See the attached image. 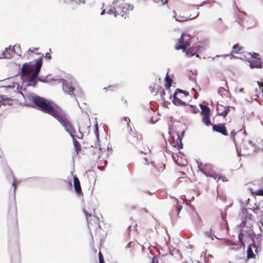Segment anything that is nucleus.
<instances>
[{"label": "nucleus", "mask_w": 263, "mask_h": 263, "mask_svg": "<svg viewBox=\"0 0 263 263\" xmlns=\"http://www.w3.org/2000/svg\"><path fill=\"white\" fill-rule=\"evenodd\" d=\"M165 168V165L160 162H157L155 166H152L150 168V174L154 176H157L159 174L163 172Z\"/></svg>", "instance_id": "nucleus-10"}, {"label": "nucleus", "mask_w": 263, "mask_h": 263, "mask_svg": "<svg viewBox=\"0 0 263 263\" xmlns=\"http://www.w3.org/2000/svg\"><path fill=\"white\" fill-rule=\"evenodd\" d=\"M117 87H118V86L117 85H109L107 87H104L103 88V89L105 91H114L117 89Z\"/></svg>", "instance_id": "nucleus-28"}, {"label": "nucleus", "mask_w": 263, "mask_h": 263, "mask_svg": "<svg viewBox=\"0 0 263 263\" xmlns=\"http://www.w3.org/2000/svg\"><path fill=\"white\" fill-rule=\"evenodd\" d=\"M152 263H158L157 259L156 257H154L152 259Z\"/></svg>", "instance_id": "nucleus-41"}, {"label": "nucleus", "mask_w": 263, "mask_h": 263, "mask_svg": "<svg viewBox=\"0 0 263 263\" xmlns=\"http://www.w3.org/2000/svg\"><path fill=\"white\" fill-rule=\"evenodd\" d=\"M88 223V226L91 230V229L97 230L100 229L99 225V219L96 216H92L91 214H89L86 210L83 211Z\"/></svg>", "instance_id": "nucleus-7"}, {"label": "nucleus", "mask_w": 263, "mask_h": 263, "mask_svg": "<svg viewBox=\"0 0 263 263\" xmlns=\"http://www.w3.org/2000/svg\"><path fill=\"white\" fill-rule=\"evenodd\" d=\"M257 83L258 85V88L256 89V92L262 91V90H263V82L257 81Z\"/></svg>", "instance_id": "nucleus-31"}, {"label": "nucleus", "mask_w": 263, "mask_h": 263, "mask_svg": "<svg viewBox=\"0 0 263 263\" xmlns=\"http://www.w3.org/2000/svg\"><path fill=\"white\" fill-rule=\"evenodd\" d=\"M250 210L253 211L261 217L263 216V202L259 203L257 205L254 206L253 209H250Z\"/></svg>", "instance_id": "nucleus-22"}, {"label": "nucleus", "mask_w": 263, "mask_h": 263, "mask_svg": "<svg viewBox=\"0 0 263 263\" xmlns=\"http://www.w3.org/2000/svg\"><path fill=\"white\" fill-rule=\"evenodd\" d=\"M179 173L182 174L183 176H185V173H184L183 172H180ZM179 178L180 179H181V178L186 179V180H187L188 179V178L186 177V176H185V177H181V176H180V177H179Z\"/></svg>", "instance_id": "nucleus-40"}, {"label": "nucleus", "mask_w": 263, "mask_h": 263, "mask_svg": "<svg viewBox=\"0 0 263 263\" xmlns=\"http://www.w3.org/2000/svg\"><path fill=\"white\" fill-rule=\"evenodd\" d=\"M243 237V233L242 232H240V233L238 235L239 241L240 243H241V246L244 248L245 245L244 242L242 241Z\"/></svg>", "instance_id": "nucleus-30"}, {"label": "nucleus", "mask_w": 263, "mask_h": 263, "mask_svg": "<svg viewBox=\"0 0 263 263\" xmlns=\"http://www.w3.org/2000/svg\"><path fill=\"white\" fill-rule=\"evenodd\" d=\"M211 234H210V237H211V238H212V239H213V237H212V236H211Z\"/></svg>", "instance_id": "nucleus-50"}, {"label": "nucleus", "mask_w": 263, "mask_h": 263, "mask_svg": "<svg viewBox=\"0 0 263 263\" xmlns=\"http://www.w3.org/2000/svg\"><path fill=\"white\" fill-rule=\"evenodd\" d=\"M63 90L65 92L69 93L70 95H74L75 88L73 86L71 83L65 81L63 84Z\"/></svg>", "instance_id": "nucleus-18"}, {"label": "nucleus", "mask_w": 263, "mask_h": 263, "mask_svg": "<svg viewBox=\"0 0 263 263\" xmlns=\"http://www.w3.org/2000/svg\"><path fill=\"white\" fill-rule=\"evenodd\" d=\"M199 50V47L197 46H192L191 47H187L185 51V55L187 57H191L193 55H196L197 57L199 55L197 54Z\"/></svg>", "instance_id": "nucleus-13"}, {"label": "nucleus", "mask_w": 263, "mask_h": 263, "mask_svg": "<svg viewBox=\"0 0 263 263\" xmlns=\"http://www.w3.org/2000/svg\"><path fill=\"white\" fill-rule=\"evenodd\" d=\"M149 89L150 91L152 93H155V86H150L149 87ZM157 93V91H156V95Z\"/></svg>", "instance_id": "nucleus-36"}, {"label": "nucleus", "mask_w": 263, "mask_h": 263, "mask_svg": "<svg viewBox=\"0 0 263 263\" xmlns=\"http://www.w3.org/2000/svg\"><path fill=\"white\" fill-rule=\"evenodd\" d=\"M110 11V10H108V11H107V12L109 13Z\"/></svg>", "instance_id": "nucleus-53"}, {"label": "nucleus", "mask_w": 263, "mask_h": 263, "mask_svg": "<svg viewBox=\"0 0 263 263\" xmlns=\"http://www.w3.org/2000/svg\"><path fill=\"white\" fill-rule=\"evenodd\" d=\"M172 157L173 158L174 161L175 162V163L180 166L182 165H185V164L184 163V162L182 161L181 158H179L178 156H175L174 155H172Z\"/></svg>", "instance_id": "nucleus-25"}, {"label": "nucleus", "mask_w": 263, "mask_h": 263, "mask_svg": "<svg viewBox=\"0 0 263 263\" xmlns=\"http://www.w3.org/2000/svg\"><path fill=\"white\" fill-rule=\"evenodd\" d=\"M240 216L242 218H243L244 220L242 221L241 224L245 226L246 223V221L248 220H251L252 219V215L251 213L249 212V210L246 208H243L242 209L241 213H240Z\"/></svg>", "instance_id": "nucleus-16"}, {"label": "nucleus", "mask_w": 263, "mask_h": 263, "mask_svg": "<svg viewBox=\"0 0 263 263\" xmlns=\"http://www.w3.org/2000/svg\"><path fill=\"white\" fill-rule=\"evenodd\" d=\"M165 80L166 82V84H165V87L166 88L168 89L172 85V83L173 82V80L167 75L166 76V77L165 78Z\"/></svg>", "instance_id": "nucleus-29"}, {"label": "nucleus", "mask_w": 263, "mask_h": 263, "mask_svg": "<svg viewBox=\"0 0 263 263\" xmlns=\"http://www.w3.org/2000/svg\"><path fill=\"white\" fill-rule=\"evenodd\" d=\"M242 47L238 44H235L232 48V53H238L242 50Z\"/></svg>", "instance_id": "nucleus-27"}, {"label": "nucleus", "mask_w": 263, "mask_h": 263, "mask_svg": "<svg viewBox=\"0 0 263 263\" xmlns=\"http://www.w3.org/2000/svg\"><path fill=\"white\" fill-rule=\"evenodd\" d=\"M41 56L35 63V69L28 80V82L30 83V85L33 86H35L36 85V79L38 76L39 73L42 65V59L43 54L42 53H41Z\"/></svg>", "instance_id": "nucleus-6"}, {"label": "nucleus", "mask_w": 263, "mask_h": 263, "mask_svg": "<svg viewBox=\"0 0 263 263\" xmlns=\"http://www.w3.org/2000/svg\"><path fill=\"white\" fill-rule=\"evenodd\" d=\"M14 52V47L11 48L10 46L9 48H6L3 52V57L6 59H11L13 57Z\"/></svg>", "instance_id": "nucleus-21"}, {"label": "nucleus", "mask_w": 263, "mask_h": 263, "mask_svg": "<svg viewBox=\"0 0 263 263\" xmlns=\"http://www.w3.org/2000/svg\"><path fill=\"white\" fill-rule=\"evenodd\" d=\"M0 98L2 102V105H11L13 104V100L9 98H8L5 96L3 95L1 97H0Z\"/></svg>", "instance_id": "nucleus-24"}, {"label": "nucleus", "mask_w": 263, "mask_h": 263, "mask_svg": "<svg viewBox=\"0 0 263 263\" xmlns=\"http://www.w3.org/2000/svg\"><path fill=\"white\" fill-rule=\"evenodd\" d=\"M172 144L173 146L177 148L178 150H180L183 147L181 140L179 138L177 139L176 142L173 141Z\"/></svg>", "instance_id": "nucleus-26"}, {"label": "nucleus", "mask_w": 263, "mask_h": 263, "mask_svg": "<svg viewBox=\"0 0 263 263\" xmlns=\"http://www.w3.org/2000/svg\"><path fill=\"white\" fill-rule=\"evenodd\" d=\"M128 140L131 144L137 146L138 148L142 153L146 154L149 151V148L146 146L143 148L141 147L142 145L143 144L142 135L136 133H132L128 137Z\"/></svg>", "instance_id": "nucleus-2"}, {"label": "nucleus", "mask_w": 263, "mask_h": 263, "mask_svg": "<svg viewBox=\"0 0 263 263\" xmlns=\"http://www.w3.org/2000/svg\"><path fill=\"white\" fill-rule=\"evenodd\" d=\"M216 238L217 239H222V238H219L217 236H215Z\"/></svg>", "instance_id": "nucleus-47"}, {"label": "nucleus", "mask_w": 263, "mask_h": 263, "mask_svg": "<svg viewBox=\"0 0 263 263\" xmlns=\"http://www.w3.org/2000/svg\"><path fill=\"white\" fill-rule=\"evenodd\" d=\"M201 109V114L202 115V122L204 123V124L206 126H209L210 125H213L211 123L210 121V109L209 107L201 105H200Z\"/></svg>", "instance_id": "nucleus-8"}, {"label": "nucleus", "mask_w": 263, "mask_h": 263, "mask_svg": "<svg viewBox=\"0 0 263 263\" xmlns=\"http://www.w3.org/2000/svg\"><path fill=\"white\" fill-rule=\"evenodd\" d=\"M227 56H228V55H216V57H224V58L227 57Z\"/></svg>", "instance_id": "nucleus-44"}, {"label": "nucleus", "mask_w": 263, "mask_h": 263, "mask_svg": "<svg viewBox=\"0 0 263 263\" xmlns=\"http://www.w3.org/2000/svg\"><path fill=\"white\" fill-rule=\"evenodd\" d=\"M258 247H257L254 241L252 244H251L247 250V257L248 258H252L255 257V255L254 254V251L257 253Z\"/></svg>", "instance_id": "nucleus-17"}, {"label": "nucleus", "mask_w": 263, "mask_h": 263, "mask_svg": "<svg viewBox=\"0 0 263 263\" xmlns=\"http://www.w3.org/2000/svg\"><path fill=\"white\" fill-rule=\"evenodd\" d=\"M30 64L31 62L25 63L23 64L21 69L22 76L26 77L31 73L33 69L32 67L30 65Z\"/></svg>", "instance_id": "nucleus-14"}, {"label": "nucleus", "mask_w": 263, "mask_h": 263, "mask_svg": "<svg viewBox=\"0 0 263 263\" xmlns=\"http://www.w3.org/2000/svg\"><path fill=\"white\" fill-rule=\"evenodd\" d=\"M100 263H104V258L102 253L100 251L98 254Z\"/></svg>", "instance_id": "nucleus-34"}, {"label": "nucleus", "mask_w": 263, "mask_h": 263, "mask_svg": "<svg viewBox=\"0 0 263 263\" xmlns=\"http://www.w3.org/2000/svg\"><path fill=\"white\" fill-rule=\"evenodd\" d=\"M38 80H39V81H43L41 80V79H40V78H39V79H38Z\"/></svg>", "instance_id": "nucleus-49"}, {"label": "nucleus", "mask_w": 263, "mask_h": 263, "mask_svg": "<svg viewBox=\"0 0 263 263\" xmlns=\"http://www.w3.org/2000/svg\"><path fill=\"white\" fill-rule=\"evenodd\" d=\"M189 95V93L185 90L177 89L173 95V103L177 106L186 105L187 104L183 100Z\"/></svg>", "instance_id": "nucleus-4"}, {"label": "nucleus", "mask_w": 263, "mask_h": 263, "mask_svg": "<svg viewBox=\"0 0 263 263\" xmlns=\"http://www.w3.org/2000/svg\"><path fill=\"white\" fill-rule=\"evenodd\" d=\"M105 10H106L105 9H103V10L102 11V12L101 13V15L104 14L105 13Z\"/></svg>", "instance_id": "nucleus-43"}, {"label": "nucleus", "mask_w": 263, "mask_h": 263, "mask_svg": "<svg viewBox=\"0 0 263 263\" xmlns=\"http://www.w3.org/2000/svg\"><path fill=\"white\" fill-rule=\"evenodd\" d=\"M256 96L263 102V90L262 91L256 92Z\"/></svg>", "instance_id": "nucleus-33"}, {"label": "nucleus", "mask_w": 263, "mask_h": 263, "mask_svg": "<svg viewBox=\"0 0 263 263\" xmlns=\"http://www.w3.org/2000/svg\"><path fill=\"white\" fill-rule=\"evenodd\" d=\"M13 185H15V182L13 183Z\"/></svg>", "instance_id": "nucleus-52"}, {"label": "nucleus", "mask_w": 263, "mask_h": 263, "mask_svg": "<svg viewBox=\"0 0 263 263\" xmlns=\"http://www.w3.org/2000/svg\"><path fill=\"white\" fill-rule=\"evenodd\" d=\"M127 103V101L126 99H125L124 98H122L121 99V104H122V105H126Z\"/></svg>", "instance_id": "nucleus-37"}, {"label": "nucleus", "mask_w": 263, "mask_h": 263, "mask_svg": "<svg viewBox=\"0 0 263 263\" xmlns=\"http://www.w3.org/2000/svg\"><path fill=\"white\" fill-rule=\"evenodd\" d=\"M213 167L212 165L210 164H206L204 165L202 169L203 173L206 176L209 177H212L215 180H217V181L221 178V177L215 172H209V170H211Z\"/></svg>", "instance_id": "nucleus-9"}, {"label": "nucleus", "mask_w": 263, "mask_h": 263, "mask_svg": "<svg viewBox=\"0 0 263 263\" xmlns=\"http://www.w3.org/2000/svg\"><path fill=\"white\" fill-rule=\"evenodd\" d=\"M167 1H165V3H164L163 4V5H165V4H166V3H167Z\"/></svg>", "instance_id": "nucleus-48"}, {"label": "nucleus", "mask_w": 263, "mask_h": 263, "mask_svg": "<svg viewBox=\"0 0 263 263\" xmlns=\"http://www.w3.org/2000/svg\"><path fill=\"white\" fill-rule=\"evenodd\" d=\"M257 56H258V53H254L253 54H252V57L254 58H256Z\"/></svg>", "instance_id": "nucleus-42"}, {"label": "nucleus", "mask_w": 263, "mask_h": 263, "mask_svg": "<svg viewBox=\"0 0 263 263\" xmlns=\"http://www.w3.org/2000/svg\"><path fill=\"white\" fill-rule=\"evenodd\" d=\"M17 210L15 203H11L8 211V218L12 219L16 223H17Z\"/></svg>", "instance_id": "nucleus-12"}, {"label": "nucleus", "mask_w": 263, "mask_h": 263, "mask_svg": "<svg viewBox=\"0 0 263 263\" xmlns=\"http://www.w3.org/2000/svg\"><path fill=\"white\" fill-rule=\"evenodd\" d=\"M73 186L78 195H80L83 194L80 180L76 175L73 176Z\"/></svg>", "instance_id": "nucleus-20"}, {"label": "nucleus", "mask_w": 263, "mask_h": 263, "mask_svg": "<svg viewBox=\"0 0 263 263\" xmlns=\"http://www.w3.org/2000/svg\"><path fill=\"white\" fill-rule=\"evenodd\" d=\"M253 194L255 195L263 196V190L260 189V190H257V191L253 192Z\"/></svg>", "instance_id": "nucleus-32"}, {"label": "nucleus", "mask_w": 263, "mask_h": 263, "mask_svg": "<svg viewBox=\"0 0 263 263\" xmlns=\"http://www.w3.org/2000/svg\"><path fill=\"white\" fill-rule=\"evenodd\" d=\"M205 4V3L204 2L201 5H194L189 6L187 8V10L188 11L189 13L193 10L194 11L193 14H192L191 13H190L189 15L185 16L177 15L176 17V20L179 22H184L187 21L189 18L193 19L196 17L199 14V12L198 11L199 7L203 6Z\"/></svg>", "instance_id": "nucleus-3"}, {"label": "nucleus", "mask_w": 263, "mask_h": 263, "mask_svg": "<svg viewBox=\"0 0 263 263\" xmlns=\"http://www.w3.org/2000/svg\"><path fill=\"white\" fill-rule=\"evenodd\" d=\"M126 248L129 249V251L134 253L140 249V246L137 242L131 241L127 243Z\"/></svg>", "instance_id": "nucleus-19"}, {"label": "nucleus", "mask_w": 263, "mask_h": 263, "mask_svg": "<svg viewBox=\"0 0 263 263\" xmlns=\"http://www.w3.org/2000/svg\"><path fill=\"white\" fill-rule=\"evenodd\" d=\"M236 134V133L234 131H232L231 133V137L233 140V141L235 142H236V139H235V135Z\"/></svg>", "instance_id": "nucleus-35"}, {"label": "nucleus", "mask_w": 263, "mask_h": 263, "mask_svg": "<svg viewBox=\"0 0 263 263\" xmlns=\"http://www.w3.org/2000/svg\"><path fill=\"white\" fill-rule=\"evenodd\" d=\"M229 106H224L221 104H218L217 106V111L218 115L226 117L230 111Z\"/></svg>", "instance_id": "nucleus-15"}, {"label": "nucleus", "mask_w": 263, "mask_h": 263, "mask_svg": "<svg viewBox=\"0 0 263 263\" xmlns=\"http://www.w3.org/2000/svg\"><path fill=\"white\" fill-rule=\"evenodd\" d=\"M262 62L259 58L252 60L250 61V66L251 68H260Z\"/></svg>", "instance_id": "nucleus-23"}, {"label": "nucleus", "mask_w": 263, "mask_h": 263, "mask_svg": "<svg viewBox=\"0 0 263 263\" xmlns=\"http://www.w3.org/2000/svg\"><path fill=\"white\" fill-rule=\"evenodd\" d=\"M38 50V48H30L29 50H28V52H34L35 51H36Z\"/></svg>", "instance_id": "nucleus-38"}, {"label": "nucleus", "mask_w": 263, "mask_h": 263, "mask_svg": "<svg viewBox=\"0 0 263 263\" xmlns=\"http://www.w3.org/2000/svg\"><path fill=\"white\" fill-rule=\"evenodd\" d=\"M181 208H179V207H177V210H178V212H179V211L180 210Z\"/></svg>", "instance_id": "nucleus-45"}, {"label": "nucleus", "mask_w": 263, "mask_h": 263, "mask_svg": "<svg viewBox=\"0 0 263 263\" xmlns=\"http://www.w3.org/2000/svg\"><path fill=\"white\" fill-rule=\"evenodd\" d=\"M212 129L214 132H217L223 136H228V133L224 123L212 125Z\"/></svg>", "instance_id": "nucleus-11"}, {"label": "nucleus", "mask_w": 263, "mask_h": 263, "mask_svg": "<svg viewBox=\"0 0 263 263\" xmlns=\"http://www.w3.org/2000/svg\"><path fill=\"white\" fill-rule=\"evenodd\" d=\"M194 113H196L197 112L195 111V110H194V111H193Z\"/></svg>", "instance_id": "nucleus-51"}, {"label": "nucleus", "mask_w": 263, "mask_h": 263, "mask_svg": "<svg viewBox=\"0 0 263 263\" xmlns=\"http://www.w3.org/2000/svg\"><path fill=\"white\" fill-rule=\"evenodd\" d=\"M191 44V39L189 36H186L185 33H182L181 37L176 42L175 48L177 50L181 49L183 52H185L187 47H190Z\"/></svg>", "instance_id": "nucleus-5"}, {"label": "nucleus", "mask_w": 263, "mask_h": 263, "mask_svg": "<svg viewBox=\"0 0 263 263\" xmlns=\"http://www.w3.org/2000/svg\"><path fill=\"white\" fill-rule=\"evenodd\" d=\"M239 91H241V92L243 91V88L240 89Z\"/></svg>", "instance_id": "nucleus-46"}, {"label": "nucleus", "mask_w": 263, "mask_h": 263, "mask_svg": "<svg viewBox=\"0 0 263 263\" xmlns=\"http://www.w3.org/2000/svg\"><path fill=\"white\" fill-rule=\"evenodd\" d=\"M33 101L42 111L56 119L69 134L73 140L74 151L78 155L81 151V145L75 138L76 129L67 115L59 106L45 99L36 96L33 98Z\"/></svg>", "instance_id": "nucleus-1"}, {"label": "nucleus", "mask_w": 263, "mask_h": 263, "mask_svg": "<svg viewBox=\"0 0 263 263\" xmlns=\"http://www.w3.org/2000/svg\"><path fill=\"white\" fill-rule=\"evenodd\" d=\"M46 58L48 59L49 60H50L51 59V56L50 55V53H46L45 54Z\"/></svg>", "instance_id": "nucleus-39"}]
</instances>
